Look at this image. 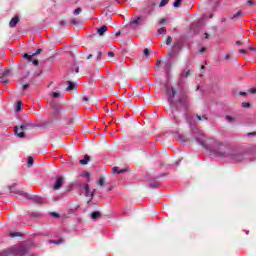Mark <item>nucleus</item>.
Wrapping results in <instances>:
<instances>
[{
    "instance_id": "44",
    "label": "nucleus",
    "mask_w": 256,
    "mask_h": 256,
    "mask_svg": "<svg viewBox=\"0 0 256 256\" xmlns=\"http://www.w3.org/2000/svg\"><path fill=\"white\" fill-rule=\"evenodd\" d=\"M59 95H60L59 92H53V93H52V97H54V98L59 97Z\"/></svg>"
},
{
    "instance_id": "61",
    "label": "nucleus",
    "mask_w": 256,
    "mask_h": 256,
    "mask_svg": "<svg viewBox=\"0 0 256 256\" xmlns=\"http://www.w3.org/2000/svg\"><path fill=\"white\" fill-rule=\"evenodd\" d=\"M230 57H231V56H229V55H226V56H225V59H230Z\"/></svg>"
},
{
    "instance_id": "32",
    "label": "nucleus",
    "mask_w": 256,
    "mask_h": 256,
    "mask_svg": "<svg viewBox=\"0 0 256 256\" xmlns=\"http://www.w3.org/2000/svg\"><path fill=\"white\" fill-rule=\"evenodd\" d=\"M159 24H160V25H167V20H166L165 18H161V19L159 20Z\"/></svg>"
},
{
    "instance_id": "45",
    "label": "nucleus",
    "mask_w": 256,
    "mask_h": 256,
    "mask_svg": "<svg viewBox=\"0 0 256 256\" xmlns=\"http://www.w3.org/2000/svg\"><path fill=\"white\" fill-rule=\"evenodd\" d=\"M108 57H110V58H113V57H115V53H113V52H108Z\"/></svg>"
},
{
    "instance_id": "48",
    "label": "nucleus",
    "mask_w": 256,
    "mask_h": 256,
    "mask_svg": "<svg viewBox=\"0 0 256 256\" xmlns=\"http://www.w3.org/2000/svg\"><path fill=\"white\" fill-rule=\"evenodd\" d=\"M205 51H207V48H201L199 53L203 54V53H205Z\"/></svg>"
},
{
    "instance_id": "10",
    "label": "nucleus",
    "mask_w": 256,
    "mask_h": 256,
    "mask_svg": "<svg viewBox=\"0 0 256 256\" xmlns=\"http://www.w3.org/2000/svg\"><path fill=\"white\" fill-rule=\"evenodd\" d=\"M107 31H109V28L105 25H103L102 27H100L97 31L98 35H100V37H103V35H105V33H107Z\"/></svg>"
},
{
    "instance_id": "11",
    "label": "nucleus",
    "mask_w": 256,
    "mask_h": 256,
    "mask_svg": "<svg viewBox=\"0 0 256 256\" xmlns=\"http://www.w3.org/2000/svg\"><path fill=\"white\" fill-rule=\"evenodd\" d=\"M33 127H35V125H33L31 123H25V124L20 125L21 131H27L29 129H33Z\"/></svg>"
},
{
    "instance_id": "42",
    "label": "nucleus",
    "mask_w": 256,
    "mask_h": 256,
    "mask_svg": "<svg viewBox=\"0 0 256 256\" xmlns=\"http://www.w3.org/2000/svg\"><path fill=\"white\" fill-rule=\"evenodd\" d=\"M227 121H235V118L231 117L230 115L226 116Z\"/></svg>"
},
{
    "instance_id": "30",
    "label": "nucleus",
    "mask_w": 256,
    "mask_h": 256,
    "mask_svg": "<svg viewBox=\"0 0 256 256\" xmlns=\"http://www.w3.org/2000/svg\"><path fill=\"white\" fill-rule=\"evenodd\" d=\"M182 0H176L173 5L174 7H181Z\"/></svg>"
},
{
    "instance_id": "12",
    "label": "nucleus",
    "mask_w": 256,
    "mask_h": 256,
    "mask_svg": "<svg viewBox=\"0 0 256 256\" xmlns=\"http://www.w3.org/2000/svg\"><path fill=\"white\" fill-rule=\"evenodd\" d=\"M15 134L20 137V139H23V137H25V132H23L21 130V126L18 127V126H15Z\"/></svg>"
},
{
    "instance_id": "21",
    "label": "nucleus",
    "mask_w": 256,
    "mask_h": 256,
    "mask_svg": "<svg viewBox=\"0 0 256 256\" xmlns=\"http://www.w3.org/2000/svg\"><path fill=\"white\" fill-rule=\"evenodd\" d=\"M97 185L100 187H105V177H101L99 181H97Z\"/></svg>"
},
{
    "instance_id": "62",
    "label": "nucleus",
    "mask_w": 256,
    "mask_h": 256,
    "mask_svg": "<svg viewBox=\"0 0 256 256\" xmlns=\"http://www.w3.org/2000/svg\"><path fill=\"white\" fill-rule=\"evenodd\" d=\"M76 73H79V67L76 68Z\"/></svg>"
},
{
    "instance_id": "37",
    "label": "nucleus",
    "mask_w": 256,
    "mask_h": 256,
    "mask_svg": "<svg viewBox=\"0 0 256 256\" xmlns=\"http://www.w3.org/2000/svg\"><path fill=\"white\" fill-rule=\"evenodd\" d=\"M149 53H150V50L148 48H145L143 51V54L145 55V57H149Z\"/></svg>"
},
{
    "instance_id": "50",
    "label": "nucleus",
    "mask_w": 256,
    "mask_h": 256,
    "mask_svg": "<svg viewBox=\"0 0 256 256\" xmlns=\"http://www.w3.org/2000/svg\"><path fill=\"white\" fill-rule=\"evenodd\" d=\"M2 82L4 83V85L9 84V80L8 79H2Z\"/></svg>"
},
{
    "instance_id": "25",
    "label": "nucleus",
    "mask_w": 256,
    "mask_h": 256,
    "mask_svg": "<svg viewBox=\"0 0 256 256\" xmlns=\"http://www.w3.org/2000/svg\"><path fill=\"white\" fill-rule=\"evenodd\" d=\"M10 237H12V238L21 237V233L20 232H11Z\"/></svg>"
},
{
    "instance_id": "1",
    "label": "nucleus",
    "mask_w": 256,
    "mask_h": 256,
    "mask_svg": "<svg viewBox=\"0 0 256 256\" xmlns=\"http://www.w3.org/2000/svg\"><path fill=\"white\" fill-rule=\"evenodd\" d=\"M214 155L220 157V159H230L234 163H241L245 159L243 153L235 151L233 148L225 146V144H218L217 148L214 150Z\"/></svg>"
},
{
    "instance_id": "27",
    "label": "nucleus",
    "mask_w": 256,
    "mask_h": 256,
    "mask_svg": "<svg viewBox=\"0 0 256 256\" xmlns=\"http://www.w3.org/2000/svg\"><path fill=\"white\" fill-rule=\"evenodd\" d=\"M169 3V0H161L159 7H165Z\"/></svg>"
},
{
    "instance_id": "52",
    "label": "nucleus",
    "mask_w": 256,
    "mask_h": 256,
    "mask_svg": "<svg viewBox=\"0 0 256 256\" xmlns=\"http://www.w3.org/2000/svg\"><path fill=\"white\" fill-rule=\"evenodd\" d=\"M253 135H256V132H249L248 137H253Z\"/></svg>"
},
{
    "instance_id": "53",
    "label": "nucleus",
    "mask_w": 256,
    "mask_h": 256,
    "mask_svg": "<svg viewBox=\"0 0 256 256\" xmlns=\"http://www.w3.org/2000/svg\"><path fill=\"white\" fill-rule=\"evenodd\" d=\"M204 39H209V33H204Z\"/></svg>"
},
{
    "instance_id": "47",
    "label": "nucleus",
    "mask_w": 256,
    "mask_h": 256,
    "mask_svg": "<svg viewBox=\"0 0 256 256\" xmlns=\"http://www.w3.org/2000/svg\"><path fill=\"white\" fill-rule=\"evenodd\" d=\"M248 49H249L250 51H254L255 54H256V47H251V46H249Z\"/></svg>"
},
{
    "instance_id": "6",
    "label": "nucleus",
    "mask_w": 256,
    "mask_h": 256,
    "mask_svg": "<svg viewBox=\"0 0 256 256\" xmlns=\"http://www.w3.org/2000/svg\"><path fill=\"white\" fill-rule=\"evenodd\" d=\"M187 99H189L188 96H187V94H182V95L180 96V98L178 99V103H179L182 107H187Z\"/></svg>"
},
{
    "instance_id": "2",
    "label": "nucleus",
    "mask_w": 256,
    "mask_h": 256,
    "mask_svg": "<svg viewBox=\"0 0 256 256\" xmlns=\"http://www.w3.org/2000/svg\"><path fill=\"white\" fill-rule=\"evenodd\" d=\"M28 253H29L28 247L19 245V246H12L11 248L4 250L0 254V256H25V255H28Z\"/></svg>"
},
{
    "instance_id": "16",
    "label": "nucleus",
    "mask_w": 256,
    "mask_h": 256,
    "mask_svg": "<svg viewBox=\"0 0 256 256\" xmlns=\"http://www.w3.org/2000/svg\"><path fill=\"white\" fill-rule=\"evenodd\" d=\"M91 157H89V155H85L84 159L80 160V165H87V163H89Z\"/></svg>"
},
{
    "instance_id": "49",
    "label": "nucleus",
    "mask_w": 256,
    "mask_h": 256,
    "mask_svg": "<svg viewBox=\"0 0 256 256\" xmlns=\"http://www.w3.org/2000/svg\"><path fill=\"white\" fill-rule=\"evenodd\" d=\"M166 68L171 69V62H166Z\"/></svg>"
},
{
    "instance_id": "33",
    "label": "nucleus",
    "mask_w": 256,
    "mask_h": 256,
    "mask_svg": "<svg viewBox=\"0 0 256 256\" xmlns=\"http://www.w3.org/2000/svg\"><path fill=\"white\" fill-rule=\"evenodd\" d=\"M172 41H173V38H171V36H168L166 39V45H171Z\"/></svg>"
},
{
    "instance_id": "3",
    "label": "nucleus",
    "mask_w": 256,
    "mask_h": 256,
    "mask_svg": "<svg viewBox=\"0 0 256 256\" xmlns=\"http://www.w3.org/2000/svg\"><path fill=\"white\" fill-rule=\"evenodd\" d=\"M147 21V18L143 15L137 16V17H132L131 22L129 23L130 27L132 29H137L141 23H145Z\"/></svg>"
},
{
    "instance_id": "63",
    "label": "nucleus",
    "mask_w": 256,
    "mask_h": 256,
    "mask_svg": "<svg viewBox=\"0 0 256 256\" xmlns=\"http://www.w3.org/2000/svg\"><path fill=\"white\" fill-rule=\"evenodd\" d=\"M201 69H205V66L202 65V66H201Z\"/></svg>"
},
{
    "instance_id": "29",
    "label": "nucleus",
    "mask_w": 256,
    "mask_h": 256,
    "mask_svg": "<svg viewBox=\"0 0 256 256\" xmlns=\"http://www.w3.org/2000/svg\"><path fill=\"white\" fill-rule=\"evenodd\" d=\"M29 85H30L29 83L22 85L21 88H20L21 91L25 92L26 90H28L29 89Z\"/></svg>"
},
{
    "instance_id": "58",
    "label": "nucleus",
    "mask_w": 256,
    "mask_h": 256,
    "mask_svg": "<svg viewBox=\"0 0 256 256\" xmlns=\"http://www.w3.org/2000/svg\"><path fill=\"white\" fill-rule=\"evenodd\" d=\"M227 21L226 18H222V23H225Z\"/></svg>"
},
{
    "instance_id": "17",
    "label": "nucleus",
    "mask_w": 256,
    "mask_h": 256,
    "mask_svg": "<svg viewBox=\"0 0 256 256\" xmlns=\"http://www.w3.org/2000/svg\"><path fill=\"white\" fill-rule=\"evenodd\" d=\"M100 217H101V212L99 211H94L91 213V219L96 220V219H99Z\"/></svg>"
},
{
    "instance_id": "43",
    "label": "nucleus",
    "mask_w": 256,
    "mask_h": 256,
    "mask_svg": "<svg viewBox=\"0 0 256 256\" xmlns=\"http://www.w3.org/2000/svg\"><path fill=\"white\" fill-rule=\"evenodd\" d=\"M51 215L52 217L59 218V213L57 212H52Z\"/></svg>"
},
{
    "instance_id": "40",
    "label": "nucleus",
    "mask_w": 256,
    "mask_h": 256,
    "mask_svg": "<svg viewBox=\"0 0 256 256\" xmlns=\"http://www.w3.org/2000/svg\"><path fill=\"white\" fill-rule=\"evenodd\" d=\"M246 5H248L249 7H251V5H255V3L253 2V0H248L246 2Z\"/></svg>"
},
{
    "instance_id": "57",
    "label": "nucleus",
    "mask_w": 256,
    "mask_h": 256,
    "mask_svg": "<svg viewBox=\"0 0 256 256\" xmlns=\"http://www.w3.org/2000/svg\"><path fill=\"white\" fill-rule=\"evenodd\" d=\"M161 65V60H157V66L159 67Z\"/></svg>"
},
{
    "instance_id": "31",
    "label": "nucleus",
    "mask_w": 256,
    "mask_h": 256,
    "mask_svg": "<svg viewBox=\"0 0 256 256\" xmlns=\"http://www.w3.org/2000/svg\"><path fill=\"white\" fill-rule=\"evenodd\" d=\"M83 10L81 9V7H78L76 10H74L73 14L74 15H80V13L82 12Z\"/></svg>"
},
{
    "instance_id": "23",
    "label": "nucleus",
    "mask_w": 256,
    "mask_h": 256,
    "mask_svg": "<svg viewBox=\"0 0 256 256\" xmlns=\"http://www.w3.org/2000/svg\"><path fill=\"white\" fill-rule=\"evenodd\" d=\"M196 117H197L198 121H207V116L206 115L200 116V115L197 114Z\"/></svg>"
},
{
    "instance_id": "15",
    "label": "nucleus",
    "mask_w": 256,
    "mask_h": 256,
    "mask_svg": "<svg viewBox=\"0 0 256 256\" xmlns=\"http://www.w3.org/2000/svg\"><path fill=\"white\" fill-rule=\"evenodd\" d=\"M77 87L75 86V83L68 81V87L66 88V91H73L75 90Z\"/></svg>"
},
{
    "instance_id": "54",
    "label": "nucleus",
    "mask_w": 256,
    "mask_h": 256,
    "mask_svg": "<svg viewBox=\"0 0 256 256\" xmlns=\"http://www.w3.org/2000/svg\"><path fill=\"white\" fill-rule=\"evenodd\" d=\"M239 53H244V54H245V53H247V50H245V49H240V50H239Z\"/></svg>"
},
{
    "instance_id": "24",
    "label": "nucleus",
    "mask_w": 256,
    "mask_h": 256,
    "mask_svg": "<svg viewBox=\"0 0 256 256\" xmlns=\"http://www.w3.org/2000/svg\"><path fill=\"white\" fill-rule=\"evenodd\" d=\"M27 167H33V157H28L27 160Z\"/></svg>"
},
{
    "instance_id": "60",
    "label": "nucleus",
    "mask_w": 256,
    "mask_h": 256,
    "mask_svg": "<svg viewBox=\"0 0 256 256\" xmlns=\"http://www.w3.org/2000/svg\"><path fill=\"white\" fill-rule=\"evenodd\" d=\"M119 35H121V32L116 33V37H119Z\"/></svg>"
},
{
    "instance_id": "35",
    "label": "nucleus",
    "mask_w": 256,
    "mask_h": 256,
    "mask_svg": "<svg viewBox=\"0 0 256 256\" xmlns=\"http://www.w3.org/2000/svg\"><path fill=\"white\" fill-rule=\"evenodd\" d=\"M248 93H251V95H256V88L248 89Z\"/></svg>"
},
{
    "instance_id": "28",
    "label": "nucleus",
    "mask_w": 256,
    "mask_h": 256,
    "mask_svg": "<svg viewBox=\"0 0 256 256\" xmlns=\"http://www.w3.org/2000/svg\"><path fill=\"white\" fill-rule=\"evenodd\" d=\"M165 33H167V30H165V28L158 29V35H165Z\"/></svg>"
},
{
    "instance_id": "13",
    "label": "nucleus",
    "mask_w": 256,
    "mask_h": 256,
    "mask_svg": "<svg viewBox=\"0 0 256 256\" xmlns=\"http://www.w3.org/2000/svg\"><path fill=\"white\" fill-rule=\"evenodd\" d=\"M112 171H113V174L115 175V174H121V173H127V169H120L119 170V167H117V166H114L113 168H112Z\"/></svg>"
},
{
    "instance_id": "38",
    "label": "nucleus",
    "mask_w": 256,
    "mask_h": 256,
    "mask_svg": "<svg viewBox=\"0 0 256 256\" xmlns=\"http://www.w3.org/2000/svg\"><path fill=\"white\" fill-rule=\"evenodd\" d=\"M82 176H83V177H87L88 179H89V177H91V175H90L89 172H87V171H84V172L82 173Z\"/></svg>"
},
{
    "instance_id": "22",
    "label": "nucleus",
    "mask_w": 256,
    "mask_h": 256,
    "mask_svg": "<svg viewBox=\"0 0 256 256\" xmlns=\"http://www.w3.org/2000/svg\"><path fill=\"white\" fill-rule=\"evenodd\" d=\"M238 17H243V12L242 11H239V12L235 13L232 16V19H238Z\"/></svg>"
},
{
    "instance_id": "36",
    "label": "nucleus",
    "mask_w": 256,
    "mask_h": 256,
    "mask_svg": "<svg viewBox=\"0 0 256 256\" xmlns=\"http://www.w3.org/2000/svg\"><path fill=\"white\" fill-rule=\"evenodd\" d=\"M242 107H244V109H247V108L251 107V104H249V102H243Z\"/></svg>"
},
{
    "instance_id": "55",
    "label": "nucleus",
    "mask_w": 256,
    "mask_h": 256,
    "mask_svg": "<svg viewBox=\"0 0 256 256\" xmlns=\"http://www.w3.org/2000/svg\"><path fill=\"white\" fill-rule=\"evenodd\" d=\"M236 45H243V42H241V41H236Z\"/></svg>"
},
{
    "instance_id": "56",
    "label": "nucleus",
    "mask_w": 256,
    "mask_h": 256,
    "mask_svg": "<svg viewBox=\"0 0 256 256\" xmlns=\"http://www.w3.org/2000/svg\"><path fill=\"white\" fill-rule=\"evenodd\" d=\"M87 59H93V54L88 55Z\"/></svg>"
},
{
    "instance_id": "8",
    "label": "nucleus",
    "mask_w": 256,
    "mask_h": 256,
    "mask_svg": "<svg viewBox=\"0 0 256 256\" xmlns=\"http://www.w3.org/2000/svg\"><path fill=\"white\" fill-rule=\"evenodd\" d=\"M84 191L87 197H90V199H93V192H91V188L89 187V184L84 185Z\"/></svg>"
},
{
    "instance_id": "4",
    "label": "nucleus",
    "mask_w": 256,
    "mask_h": 256,
    "mask_svg": "<svg viewBox=\"0 0 256 256\" xmlns=\"http://www.w3.org/2000/svg\"><path fill=\"white\" fill-rule=\"evenodd\" d=\"M63 183H65V178L63 177H58L56 179V182L53 185V189L54 191H59V189H61V187H63Z\"/></svg>"
},
{
    "instance_id": "7",
    "label": "nucleus",
    "mask_w": 256,
    "mask_h": 256,
    "mask_svg": "<svg viewBox=\"0 0 256 256\" xmlns=\"http://www.w3.org/2000/svg\"><path fill=\"white\" fill-rule=\"evenodd\" d=\"M12 195H17V197H25L27 199V197H29V194L25 193L24 191L21 190H11Z\"/></svg>"
},
{
    "instance_id": "34",
    "label": "nucleus",
    "mask_w": 256,
    "mask_h": 256,
    "mask_svg": "<svg viewBox=\"0 0 256 256\" xmlns=\"http://www.w3.org/2000/svg\"><path fill=\"white\" fill-rule=\"evenodd\" d=\"M11 75V70H6L3 72V77H9Z\"/></svg>"
},
{
    "instance_id": "14",
    "label": "nucleus",
    "mask_w": 256,
    "mask_h": 256,
    "mask_svg": "<svg viewBox=\"0 0 256 256\" xmlns=\"http://www.w3.org/2000/svg\"><path fill=\"white\" fill-rule=\"evenodd\" d=\"M166 93L169 97H175V95H177V90L174 88L167 89Z\"/></svg>"
},
{
    "instance_id": "9",
    "label": "nucleus",
    "mask_w": 256,
    "mask_h": 256,
    "mask_svg": "<svg viewBox=\"0 0 256 256\" xmlns=\"http://www.w3.org/2000/svg\"><path fill=\"white\" fill-rule=\"evenodd\" d=\"M17 23H19V16H15L10 20L9 27H17Z\"/></svg>"
},
{
    "instance_id": "46",
    "label": "nucleus",
    "mask_w": 256,
    "mask_h": 256,
    "mask_svg": "<svg viewBox=\"0 0 256 256\" xmlns=\"http://www.w3.org/2000/svg\"><path fill=\"white\" fill-rule=\"evenodd\" d=\"M60 25L62 26V27H65V25H67V22L66 21H60Z\"/></svg>"
},
{
    "instance_id": "20",
    "label": "nucleus",
    "mask_w": 256,
    "mask_h": 256,
    "mask_svg": "<svg viewBox=\"0 0 256 256\" xmlns=\"http://www.w3.org/2000/svg\"><path fill=\"white\" fill-rule=\"evenodd\" d=\"M23 107V102L21 100H18L16 103V112L19 113Z\"/></svg>"
},
{
    "instance_id": "26",
    "label": "nucleus",
    "mask_w": 256,
    "mask_h": 256,
    "mask_svg": "<svg viewBox=\"0 0 256 256\" xmlns=\"http://www.w3.org/2000/svg\"><path fill=\"white\" fill-rule=\"evenodd\" d=\"M50 243H53L54 245H61V243H63V239H60V240H51Z\"/></svg>"
},
{
    "instance_id": "64",
    "label": "nucleus",
    "mask_w": 256,
    "mask_h": 256,
    "mask_svg": "<svg viewBox=\"0 0 256 256\" xmlns=\"http://www.w3.org/2000/svg\"><path fill=\"white\" fill-rule=\"evenodd\" d=\"M210 19H213V15H210Z\"/></svg>"
},
{
    "instance_id": "59",
    "label": "nucleus",
    "mask_w": 256,
    "mask_h": 256,
    "mask_svg": "<svg viewBox=\"0 0 256 256\" xmlns=\"http://www.w3.org/2000/svg\"><path fill=\"white\" fill-rule=\"evenodd\" d=\"M71 23H72L73 25H75V23H77V21L72 20Z\"/></svg>"
},
{
    "instance_id": "18",
    "label": "nucleus",
    "mask_w": 256,
    "mask_h": 256,
    "mask_svg": "<svg viewBox=\"0 0 256 256\" xmlns=\"http://www.w3.org/2000/svg\"><path fill=\"white\" fill-rule=\"evenodd\" d=\"M96 50L97 56H96V61H101L102 57H103V52L99 49H94Z\"/></svg>"
},
{
    "instance_id": "5",
    "label": "nucleus",
    "mask_w": 256,
    "mask_h": 256,
    "mask_svg": "<svg viewBox=\"0 0 256 256\" xmlns=\"http://www.w3.org/2000/svg\"><path fill=\"white\" fill-rule=\"evenodd\" d=\"M41 53H43V49L38 48L35 53H32V54L25 53V54H23V57H24V59H27L28 61H33V57H35V55H41Z\"/></svg>"
},
{
    "instance_id": "39",
    "label": "nucleus",
    "mask_w": 256,
    "mask_h": 256,
    "mask_svg": "<svg viewBox=\"0 0 256 256\" xmlns=\"http://www.w3.org/2000/svg\"><path fill=\"white\" fill-rule=\"evenodd\" d=\"M82 101H83L84 103H89V97L83 96V97H82Z\"/></svg>"
},
{
    "instance_id": "51",
    "label": "nucleus",
    "mask_w": 256,
    "mask_h": 256,
    "mask_svg": "<svg viewBox=\"0 0 256 256\" xmlns=\"http://www.w3.org/2000/svg\"><path fill=\"white\" fill-rule=\"evenodd\" d=\"M239 95H241L242 97H247V92H240Z\"/></svg>"
},
{
    "instance_id": "19",
    "label": "nucleus",
    "mask_w": 256,
    "mask_h": 256,
    "mask_svg": "<svg viewBox=\"0 0 256 256\" xmlns=\"http://www.w3.org/2000/svg\"><path fill=\"white\" fill-rule=\"evenodd\" d=\"M191 76V69H186L181 73V77H190Z\"/></svg>"
},
{
    "instance_id": "41",
    "label": "nucleus",
    "mask_w": 256,
    "mask_h": 256,
    "mask_svg": "<svg viewBox=\"0 0 256 256\" xmlns=\"http://www.w3.org/2000/svg\"><path fill=\"white\" fill-rule=\"evenodd\" d=\"M31 62L33 63V65H36V66L39 65V60L32 59L31 61H29V63H31Z\"/></svg>"
}]
</instances>
